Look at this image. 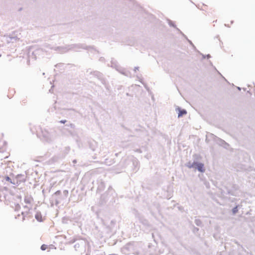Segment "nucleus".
Segmentation results:
<instances>
[{
  "label": "nucleus",
  "mask_w": 255,
  "mask_h": 255,
  "mask_svg": "<svg viewBox=\"0 0 255 255\" xmlns=\"http://www.w3.org/2000/svg\"><path fill=\"white\" fill-rule=\"evenodd\" d=\"M61 123L64 124L66 122V120H62L60 122Z\"/></svg>",
  "instance_id": "obj_10"
},
{
  "label": "nucleus",
  "mask_w": 255,
  "mask_h": 255,
  "mask_svg": "<svg viewBox=\"0 0 255 255\" xmlns=\"http://www.w3.org/2000/svg\"><path fill=\"white\" fill-rule=\"evenodd\" d=\"M238 211L237 207H236L233 209V213L235 214Z\"/></svg>",
  "instance_id": "obj_8"
},
{
  "label": "nucleus",
  "mask_w": 255,
  "mask_h": 255,
  "mask_svg": "<svg viewBox=\"0 0 255 255\" xmlns=\"http://www.w3.org/2000/svg\"><path fill=\"white\" fill-rule=\"evenodd\" d=\"M54 194L56 195H59L61 194V191L60 190H58L55 192Z\"/></svg>",
  "instance_id": "obj_9"
},
{
  "label": "nucleus",
  "mask_w": 255,
  "mask_h": 255,
  "mask_svg": "<svg viewBox=\"0 0 255 255\" xmlns=\"http://www.w3.org/2000/svg\"><path fill=\"white\" fill-rule=\"evenodd\" d=\"M5 180H6V181L11 183V179L8 176L5 177Z\"/></svg>",
  "instance_id": "obj_7"
},
{
  "label": "nucleus",
  "mask_w": 255,
  "mask_h": 255,
  "mask_svg": "<svg viewBox=\"0 0 255 255\" xmlns=\"http://www.w3.org/2000/svg\"><path fill=\"white\" fill-rule=\"evenodd\" d=\"M25 203L27 204H31L32 202V199L30 198H27L24 199Z\"/></svg>",
  "instance_id": "obj_5"
},
{
  "label": "nucleus",
  "mask_w": 255,
  "mask_h": 255,
  "mask_svg": "<svg viewBox=\"0 0 255 255\" xmlns=\"http://www.w3.org/2000/svg\"><path fill=\"white\" fill-rule=\"evenodd\" d=\"M6 145V142L3 140L2 136H0V151L4 148Z\"/></svg>",
  "instance_id": "obj_2"
},
{
  "label": "nucleus",
  "mask_w": 255,
  "mask_h": 255,
  "mask_svg": "<svg viewBox=\"0 0 255 255\" xmlns=\"http://www.w3.org/2000/svg\"><path fill=\"white\" fill-rule=\"evenodd\" d=\"M187 112L185 110H179V112L178 113V117H181L183 115H185L186 114Z\"/></svg>",
  "instance_id": "obj_4"
},
{
  "label": "nucleus",
  "mask_w": 255,
  "mask_h": 255,
  "mask_svg": "<svg viewBox=\"0 0 255 255\" xmlns=\"http://www.w3.org/2000/svg\"><path fill=\"white\" fill-rule=\"evenodd\" d=\"M47 248V246L46 245H42L41 246V249L43 251H44L45 250H46Z\"/></svg>",
  "instance_id": "obj_6"
},
{
  "label": "nucleus",
  "mask_w": 255,
  "mask_h": 255,
  "mask_svg": "<svg viewBox=\"0 0 255 255\" xmlns=\"http://www.w3.org/2000/svg\"><path fill=\"white\" fill-rule=\"evenodd\" d=\"M194 165H195L196 166V168L198 170V171L201 172H203L205 171V169H204V164L203 163H194L193 164V166Z\"/></svg>",
  "instance_id": "obj_1"
},
{
  "label": "nucleus",
  "mask_w": 255,
  "mask_h": 255,
  "mask_svg": "<svg viewBox=\"0 0 255 255\" xmlns=\"http://www.w3.org/2000/svg\"><path fill=\"white\" fill-rule=\"evenodd\" d=\"M35 217L38 221H39V222L42 221V217L41 214L40 213H37L35 216Z\"/></svg>",
  "instance_id": "obj_3"
}]
</instances>
